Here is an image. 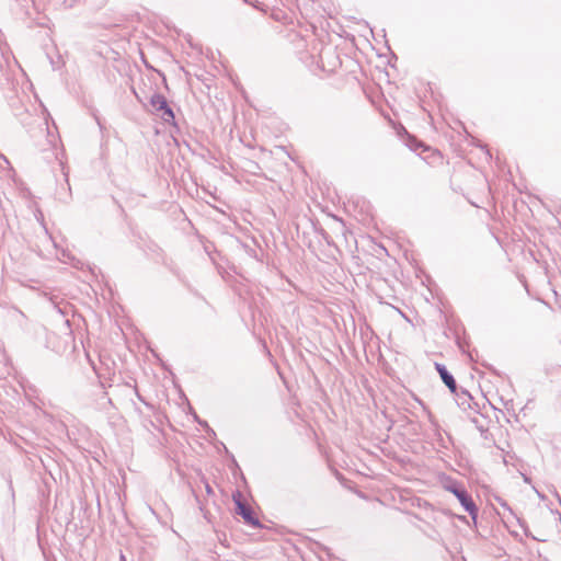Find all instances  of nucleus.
Instances as JSON below:
<instances>
[{"instance_id":"obj_1","label":"nucleus","mask_w":561,"mask_h":561,"mask_svg":"<svg viewBox=\"0 0 561 561\" xmlns=\"http://www.w3.org/2000/svg\"><path fill=\"white\" fill-rule=\"evenodd\" d=\"M233 501L236 504V513L240 515L248 525H251L253 527L261 526L260 520L254 515L253 510L248 504L241 501L240 493H238L237 496L233 495Z\"/></svg>"},{"instance_id":"obj_2","label":"nucleus","mask_w":561,"mask_h":561,"mask_svg":"<svg viewBox=\"0 0 561 561\" xmlns=\"http://www.w3.org/2000/svg\"><path fill=\"white\" fill-rule=\"evenodd\" d=\"M450 491L456 495L461 505L466 508L467 512L473 514L477 511V507L470 497V495L465 490L450 489Z\"/></svg>"},{"instance_id":"obj_3","label":"nucleus","mask_w":561,"mask_h":561,"mask_svg":"<svg viewBox=\"0 0 561 561\" xmlns=\"http://www.w3.org/2000/svg\"><path fill=\"white\" fill-rule=\"evenodd\" d=\"M436 369L439 373V376H440L442 380L444 381V383L449 388V390L453 393H456L457 385H456L454 377L440 364H436Z\"/></svg>"},{"instance_id":"obj_4","label":"nucleus","mask_w":561,"mask_h":561,"mask_svg":"<svg viewBox=\"0 0 561 561\" xmlns=\"http://www.w3.org/2000/svg\"><path fill=\"white\" fill-rule=\"evenodd\" d=\"M156 114L159 115L165 123L175 125V115L168 101L165 102L164 106L162 105L160 107L159 113Z\"/></svg>"},{"instance_id":"obj_5","label":"nucleus","mask_w":561,"mask_h":561,"mask_svg":"<svg viewBox=\"0 0 561 561\" xmlns=\"http://www.w3.org/2000/svg\"><path fill=\"white\" fill-rule=\"evenodd\" d=\"M149 102H150V105L153 108V112L154 113H159L160 107L162 105L164 106V104L167 102V99L162 94H160V93H154V94L151 95Z\"/></svg>"},{"instance_id":"obj_6","label":"nucleus","mask_w":561,"mask_h":561,"mask_svg":"<svg viewBox=\"0 0 561 561\" xmlns=\"http://www.w3.org/2000/svg\"><path fill=\"white\" fill-rule=\"evenodd\" d=\"M50 301H51V305L54 307V309H56L60 314L62 316H66L67 314V305H65L64 307L60 305V302L56 301L53 297L49 298Z\"/></svg>"},{"instance_id":"obj_7","label":"nucleus","mask_w":561,"mask_h":561,"mask_svg":"<svg viewBox=\"0 0 561 561\" xmlns=\"http://www.w3.org/2000/svg\"><path fill=\"white\" fill-rule=\"evenodd\" d=\"M267 355L271 357V360L277 371V375L280 377V366L277 364V362L272 359V355H271L270 351H267Z\"/></svg>"},{"instance_id":"obj_8","label":"nucleus","mask_w":561,"mask_h":561,"mask_svg":"<svg viewBox=\"0 0 561 561\" xmlns=\"http://www.w3.org/2000/svg\"><path fill=\"white\" fill-rule=\"evenodd\" d=\"M134 390H135L136 396L138 397V399L142 401V398H141V396H140V394H139V392H138L137 387H135V388H134Z\"/></svg>"},{"instance_id":"obj_9","label":"nucleus","mask_w":561,"mask_h":561,"mask_svg":"<svg viewBox=\"0 0 561 561\" xmlns=\"http://www.w3.org/2000/svg\"><path fill=\"white\" fill-rule=\"evenodd\" d=\"M251 255H253L254 257H256V252L254 250L251 251Z\"/></svg>"},{"instance_id":"obj_10","label":"nucleus","mask_w":561,"mask_h":561,"mask_svg":"<svg viewBox=\"0 0 561 561\" xmlns=\"http://www.w3.org/2000/svg\"><path fill=\"white\" fill-rule=\"evenodd\" d=\"M198 422H199V424H202V425H204V426H208V425H207V422H202V421H198Z\"/></svg>"},{"instance_id":"obj_11","label":"nucleus","mask_w":561,"mask_h":561,"mask_svg":"<svg viewBox=\"0 0 561 561\" xmlns=\"http://www.w3.org/2000/svg\"><path fill=\"white\" fill-rule=\"evenodd\" d=\"M272 15H273V18H274L275 20H278L277 14L273 13Z\"/></svg>"},{"instance_id":"obj_12","label":"nucleus","mask_w":561,"mask_h":561,"mask_svg":"<svg viewBox=\"0 0 561 561\" xmlns=\"http://www.w3.org/2000/svg\"><path fill=\"white\" fill-rule=\"evenodd\" d=\"M121 561H126L124 556H121Z\"/></svg>"}]
</instances>
